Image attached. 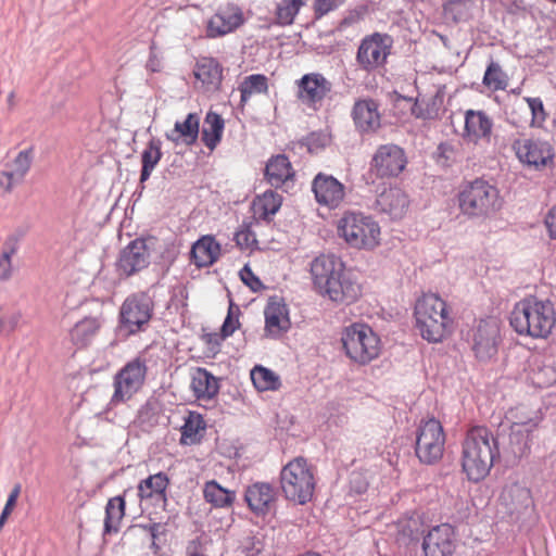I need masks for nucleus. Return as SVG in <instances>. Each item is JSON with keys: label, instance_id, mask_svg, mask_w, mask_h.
Masks as SVG:
<instances>
[{"label": "nucleus", "instance_id": "c9c22d12", "mask_svg": "<svg viewBox=\"0 0 556 556\" xmlns=\"http://www.w3.org/2000/svg\"><path fill=\"white\" fill-rule=\"evenodd\" d=\"M162 141L160 138L152 137L146 148L142 150L140 159H141V169H140V181L146 184L160 161L163 157L162 152Z\"/></svg>", "mask_w": 556, "mask_h": 556}, {"label": "nucleus", "instance_id": "0e129e2a", "mask_svg": "<svg viewBox=\"0 0 556 556\" xmlns=\"http://www.w3.org/2000/svg\"><path fill=\"white\" fill-rule=\"evenodd\" d=\"M363 13L358 10L350 11L346 16H344L336 27V29L331 30V33L334 31H343L348 26L356 23L362 18Z\"/></svg>", "mask_w": 556, "mask_h": 556}, {"label": "nucleus", "instance_id": "6ab92c4d", "mask_svg": "<svg viewBox=\"0 0 556 556\" xmlns=\"http://www.w3.org/2000/svg\"><path fill=\"white\" fill-rule=\"evenodd\" d=\"M244 501L257 517L276 516L277 491L268 482H254L245 489Z\"/></svg>", "mask_w": 556, "mask_h": 556}, {"label": "nucleus", "instance_id": "6e6d98bb", "mask_svg": "<svg viewBox=\"0 0 556 556\" xmlns=\"http://www.w3.org/2000/svg\"><path fill=\"white\" fill-rule=\"evenodd\" d=\"M22 315L20 312H3L0 307V336H9L16 330Z\"/></svg>", "mask_w": 556, "mask_h": 556}, {"label": "nucleus", "instance_id": "ea45409f", "mask_svg": "<svg viewBox=\"0 0 556 556\" xmlns=\"http://www.w3.org/2000/svg\"><path fill=\"white\" fill-rule=\"evenodd\" d=\"M251 380L257 391H277L281 387L280 376L270 368L255 365L251 370Z\"/></svg>", "mask_w": 556, "mask_h": 556}, {"label": "nucleus", "instance_id": "7ed1b4c3", "mask_svg": "<svg viewBox=\"0 0 556 556\" xmlns=\"http://www.w3.org/2000/svg\"><path fill=\"white\" fill-rule=\"evenodd\" d=\"M509 324L520 336L546 338L556 324L554 304L535 295L526 296L515 304Z\"/></svg>", "mask_w": 556, "mask_h": 556}, {"label": "nucleus", "instance_id": "ddd939ff", "mask_svg": "<svg viewBox=\"0 0 556 556\" xmlns=\"http://www.w3.org/2000/svg\"><path fill=\"white\" fill-rule=\"evenodd\" d=\"M468 342L480 364H490L497 357L502 343L500 326L493 318H482L468 331Z\"/></svg>", "mask_w": 556, "mask_h": 556}, {"label": "nucleus", "instance_id": "6e6552de", "mask_svg": "<svg viewBox=\"0 0 556 556\" xmlns=\"http://www.w3.org/2000/svg\"><path fill=\"white\" fill-rule=\"evenodd\" d=\"M539 425L538 418H528L513 422L509 432L497 431L494 440L498 442L500 462L505 466H515L530 453L531 433Z\"/></svg>", "mask_w": 556, "mask_h": 556}, {"label": "nucleus", "instance_id": "4d7b16f0", "mask_svg": "<svg viewBox=\"0 0 556 556\" xmlns=\"http://www.w3.org/2000/svg\"><path fill=\"white\" fill-rule=\"evenodd\" d=\"M24 236L25 230L23 228H17L12 233H10L3 242L1 255L5 257H12L20 249V242Z\"/></svg>", "mask_w": 556, "mask_h": 556}, {"label": "nucleus", "instance_id": "f3484780", "mask_svg": "<svg viewBox=\"0 0 556 556\" xmlns=\"http://www.w3.org/2000/svg\"><path fill=\"white\" fill-rule=\"evenodd\" d=\"M457 547V533L454 526L443 522L421 531L419 556H452Z\"/></svg>", "mask_w": 556, "mask_h": 556}, {"label": "nucleus", "instance_id": "a18cd8bd", "mask_svg": "<svg viewBox=\"0 0 556 556\" xmlns=\"http://www.w3.org/2000/svg\"><path fill=\"white\" fill-rule=\"evenodd\" d=\"M265 547L264 536L252 531L241 539L239 549L245 556H260Z\"/></svg>", "mask_w": 556, "mask_h": 556}, {"label": "nucleus", "instance_id": "49530a36", "mask_svg": "<svg viewBox=\"0 0 556 556\" xmlns=\"http://www.w3.org/2000/svg\"><path fill=\"white\" fill-rule=\"evenodd\" d=\"M240 307L230 299L227 315L220 327L224 337L229 338L240 327Z\"/></svg>", "mask_w": 556, "mask_h": 556}, {"label": "nucleus", "instance_id": "58836bf2", "mask_svg": "<svg viewBox=\"0 0 556 556\" xmlns=\"http://www.w3.org/2000/svg\"><path fill=\"white\" fill-rule=\"evenodd\" d=\"M206 424L203 416L197 412H189L185 418V422L180 428L181 444H194L199 443L202 439L200 431L205 430Z\"/></svg>", "mask_w": 556, "mask_h": 556}, {"label": "nucleus", "instance_id": "2f4dec72", "mask_svg": "<svg viewBox=\"0 0 556 556\" xmlns=\"http://www.w3.org/2000/svg\"><path fill=\"white\" fill-rule=\"evenodd\" d=\"M169 482V477L164 471L150 475L138 483V496L140 500L156 498L165 503L167 501L166 490Z\"/></svg>", "mask_w": 556, "mask_h": 556}, {"label": "nucleus", "instance_id": "0eeeda50", "mask_svg": "<svg viewBox=\"0 0 556 556\" xmlns=\"http://www.w3.org/2000/svg\"><path fill=\"white\" fill-rule=\"evenodd\" d=\"M341 343L345 355L359 365L369 364L381 351L379 336L364 323H353L344 327Z\"/></svg>", "mask_w": 556, "mask_h": 556}, {"label": "nucleus", "instance_id": "9b49d317", "mask_svg": "<svg viewBox=\"0 0 556 556\" xmlns=\"http://www.w3.org/2000/svg\"><path fill=\"white\" fill-rule=\"evenodd\" d=\"M153 315V302L144 293L131 294L123 302L118 325L115 329L116 337L127 339L138 332L144 331Z\"/></svg>", "mask_w": 556, "mask_h": 556}, {"label": "nucleus", "instance_id": "774afa93", "mask_svg": "<svg viewBox=\"0 0 556 556\" xmlns=\"http://www.w3.org/2000/svg\"><path fill=\"white\" fill-rule=\"evenodd\" d=\"M545 225L548 229L549 237L556 239V204L549 210L545 217Z\"/></svg>", "mask_w": 556, "mask_h": 556}, {"label": "nucleus", "instance_id": "72a5a7b5", "mask_svg": "<svg viewBox=\"0 0 556 556\" xmlns=\"http://www.w3.org/2000/svg\"><path fill=\"white\" fill-rule=\"evenodd\" d=\"M190 388L197 400H213L219 392V379L206 368L198 367L192 375Z\"/></svg>", "mask_w": 556, "mask_h": 556}, {"label": "nucleus", "instance_id": "473e14b6", "mask_svg": "<svg viewBox=\"0 0 556 556\" xmlns=\"http://www.w3.org/2000/svg\"><path fill=\"white\" fill-rule=\"evenodd\" d=\"M103 325V318L99 316H85L78 320L70 331L72 343L78 349L87 346L96 337Z\"/></svg>", "mask_w": 556, "mask_h": 556}, {"label": "nucleus", "instance_id": "393cba45", "mask_svg": "<svg viewBox=\"0 0 556 556\" xmlns=\"http://www.w3.org/2000/svg\"><path fill=\"white\" fill-rule=\"evenodd\" d=\"M222 253V244L213 235H203L195 240L190 249V263L198 268L210 267L214 265Z\"/></svg>", "mask_w": 556, "mask_h": 556}, {"label": "nucleus", "instance_id": "1a4fd4ad", "mask_svg": "<svg viewBox=\"0 0 556 556\" xmlns=\"http://www.w3.org/2000/svg\"><path fill=\"white\" fill-rule=\"evenodd\" d=\"M445 440L444 428L439 419L433 416L421 418L412 441L419 463L427 466L438 464L443 457Z\"/></svg>", "mask_w": 556, "mask_h": 556}, {"label": "nucleus", "instance_id": "f704fd0d", "mask_svg": "<svg viewBox=\"0 0 556 556\" xmlns=\"http://www.w3.org/2000/svg\"><path fill=\"white\" fill-rule=\"evenodd\" d=\"M225 121L220 114L210 110L205 117L201 130V139L206 148L215 150L223 139Z\"/></svg>", "mask_w": 556, "mask_h": 556}, {"label": "nucleus", "instance_id": "dca6fc26", "mask_svg": "<svg viewBox=\"0 0 556 556\" xmlns=\"http://www.w3.org/2000/svg\"><path fill=\"white\" fill-rule=\"evenodd\" d=\"M408 163L405 150L395 143L380 144L369 162V173L377 178H396Z\"/></svg>", "mask_w": 556, "mask_h": 556}, {"label": "nucleus", "instance_id": "a19ab883", "mask_svg": "<svg viewBox=\"0 0 556 556\" xmlns=\"http://www.w3.org/2000/svg\"><path fill=\"white\" fill-rule=\"evenodd\" d=\"M240 102H248L253 93H267L268 78L264 74H251L247 76L239 85Z\"/></svg>", "mask_w": 556, "mask_h": 556}, {"label": "nucleus", "instance_id": "69168bd1", "mask_svg": "<svg viewBox=\"0 0 556 556\" xmlns=\"http://www.w3.org/2000/svg\"><path fill=\"white\" fill-rule=\"evenodd\" d=\"M13 170H3L0 174V186L3 188L4 191L11 192L15 185L22 184L24 180H16V178H13Z\"/></svg>", "mask_w": 556, "mask_h": 556}, {"label": "nucleus", "instance_id": "13d9d810", "mask_svg": "<svg viewBox=\"0 0 556 556\" xmlns=\"http://www.w3.org/2000/svg\"><path fill=\"white\" fill-rule=\"evenodd\" d=\"M525 100L527 101L528 106H529V109L531 111L532 121L533 122H535V121H540V122L545 121L546 113H545V110H544V104H543L542 99L539 98V97H535V98L527 97Z\"/></svg>", "mask_w": 556, "mask_h": 556}, {"label": "nucleus", "instance_id": "79ce46f5", "mask_svg": "<svg viewBox=\"0 0 556 556\" xmlns=\"http://www.w3.org/2000/svg\"><path fill=\"white\" fill-rule=\"evenodd\" d=\"M482 83L493 91L505 90L507 87V75L503 72L498 63L491 61L486 66Z\"/></svg>", "mask_w": 556, "mask_h": 556}, {"label": "nucleus", "instance_id": "f8f14e48", "mask_svg": "<svg viewBox=\"0 0 556 556\" xmlns=\"http://www.w3.org/2000/svg\"><path fill=\"white\" fill-rule=\"evenodd\" d=\"M393 37L387 33L375 31L362 38L355 61L359 70L370 74L386 66L393 47Z\"/></svg>", "mask_w": 556, "mask_h": 556}, {"label": "nucleus", "instance_id": "a211bd4d", "mask_svg": "<svg viewBox=\"0 0 556 556\" xmlns=\"http://www.w3.org/2000/svg\"><path fill=\"white\" fill-rule=\"evenodd\" d=\"M519 161L536 170L554 166V148L542 139H516L513 143Z\"/></svg>", "mask_w": 556, "mask_h": 556}, {"label": "nucleus", "instance_id": "37998d69", "mask_svg": "<svg viewBox=\"0 0 556 556\" xmlns=\"http://www.w3.org/2000/svg\"><path fill=\"white\" fill-rule=\"evenodd\" d=\"M302 5H304L303 0H281L276 9L277 24L281 26L291 25Z\"/></svg>", "mask_w": 556, "mask_h": 556}, {"label": "nucleus", "instance_id": "9d476101", "mask_svg": "<svg viewBox=\"0 0 556 556\" xmlns=\"http://www.w3.org/2000/svg\"><path fill=\"white\" fill-rule=\"evenodd\" d=\"M338 233L352 248H375L379 244V224L362 212L348 211L338 220Z\"/></svg>", "mask_w": 556, "mask_h": 556}, {"label": "nucleus", "instance_id": "de8ad7c7", "mask_svg": "<svg viewBox=\"0 0 556 556\" xmlns=\"http://www.w3.org/2000/svg\"><path fill=\"white\" fill-rule=\"evenodd\" d=\"M369 481L365 472L352 471L349 476L348 495L352 497L361 496L368 491Z\"/></svg>", "mask_w": 556, "mask_h": 556}, {"label": "nucleus", "instance_id": "412c9836", "mask_svg": "<svg viewBox=\"0 0 556 556\" xmlns=\"http://www.w3.org/2000/svg\"><path fill=\"white\" fill-rule=\"evenodd\" d=\"M312 191L319 205L337 207L345 195V187L332 175L318 173L312 181Z\"/></svg>", "mask_w": 556, "mask_h": 556}, {"label": "nucleus", "instance_id": "e2e57ef3", "mask_svg": "<svg viewBox=\"0 0 556 556\" xmlns=\"http://www.w3.org/2000/svg\"><path fill=\"white\" fill-rule=\"evenodd\" d=\"M306 146L309 152L317 151L318 149L325 148L327 144V139L324 135L317 132H311L306 137Z\"/></svg>", "mask_w": 556, "mask_h": 556}, {"label": "nucleus", "instance_id": "680f3d73", "mask_svg": "<svg viewBox=\"0 0 556 556\" xmlns=\"http://www.w3.org/2000/svg\"><path fill=\"white\" fill-rule=\"evenodd\" d=\"M556 381V372L552 369H542L534 376V382L543 388L549 387Z\"/></svg>", "mask_w": 556, "mask_h": 556}, {"label": "nucleus", "instance_id": "2eb2a0df", "mask_svg": "<svg viewBox=\"0 0 556 556\" xmlns=\"http://www.w3.org/2000/svg\"><path fill=\"white\" fill-rule=\"evenodd\" d=\"M155 238L152 236L137 237L124 247L115 262L116 271L121 276L131 277L150 265V252Z\"/></svg>", "mask_w": 556, "mask_h": 556}, {"label": "nucleus", "instance_id": "4be33fe9", "mask_svg": "<svg viewBox=\"0 0 556 556\" xmlns=\"http://www.w3.org/2000/svg\"><path fill=\"white\" fill-rule=\"evenodd\" d=\"M379 104L376 100H357L352 109V118L356 130L361 135L375 134L381 127V116L378 111Z\"/></svg>", "mask_w": 556, "mask_h": 556}, {"label": "nucleus", "instance_id": "c85d7f7f", "mask_svg": "<svg viewBox=\"0 0 556 556\" xmlns=\"http://www.w3.org/2000/svg\"><path fill=\"white\" fill-rule=\"evenodd\" d=\"M223 71L224 68L217 59L204 56L197 61L193 74L206 91L215 92L220 90Z\"/></svg>", "mask_w": 556, "mask_h": 556}, {"label": "nucleus", "instance_id": "4c0bfd02", "mask_svg": "<svg viewBox=\"0 0 556 556\" xmlns=\"http://www.w3.org/2000/svg\"><path fill=\"white\" fill-rule=\"evenodd\" d=\"M203 495L216 508L229 507L236 500V492L222 486L216 480L205 483Z\"/></svg>", "mask_w": 556, "mask_h": 556}, {"label": "nucleus", "instance_id": "338daca9", "mask_svg": "<svg viewBox=\"0 0 556 556\" xmlns=\"http://www.w3.org/2000/svg\"><path fill=\"white\" fill-rule=\"evenodd\" d=\"M314 9L316 17H321L337 9V3L333 0H315Z\"/></svg>", "mask_w": 556, "mask_h": 556}, {"label": "nucleus", "instance_id": "09e8293b", "mask_svg": "<svg viewBox=\"0 0 556 556\" xmlns=\"http://www.w3.org/2000/svg\"><path fill=\"white\" fill-rule=\"evenodd\" d=\"M251 223L243 222L241 228L235 233L233 240L241 250L257 249L258 241L255 232L251 229Z\"/></svg>", "mask_w": 556, "mask_h": 556}, {"label": "nucleus", "instance_id": "bf43d9fd", "mask_svg": "<svg viewBox=\"0 0 556 556\" xmlns=\"http://www.w3.org/2000/svg\"><path fill=\"white\" fill-rule=\"evenodd\" d=\"M460 8V0H450L443 4V13L446 18L452 20L454 23H459L462 21Z\"/></svg>", "mask_w": 556, "mask_h": 556}, {"label": "nucleus", "instance_id": "bb28decb", "mask_svg": "<svg viewBox=\"0 0 556 556\" xmlns=\"http://www.w3.org/2000/svg\"><path fill=\"white\" fill-rule=\"evenodd\" d=\"M243 23V13L239 8H236L235 11H218L207 21L206 37H223L235 31Z\"/></svg>", "mask_w": 556, "mask_h": 556}, {"label": "nucleus", "instance_id": "8fccbe9b", "mask_svg": "<svg viewBox=\"0 0 556 556\" xmlns=\"http://www.w3.org/2000/svg\"><path fill=\"white\" fill-rule=\"evenodd\" d=\"M189 293L185 286L178 285L172 289L169 299V308H174L177 314L184 316L188 309Z\"/></svg>", "mask_w": 556, "mask_h": 556}, {"label": "nucleus", "instance_id": "052dcab7", "mask_svg": "<svg viewBox=\"0 0 556 556\" xmlns=\"http://www.w3.org/2000/svg\"><path fill=\"white\" fill-rule=\"evenodd\" d=\"M21 491H22L21 483L14 484V486L12 488V490L10 491V493L8 495L7 502L4 504V507L1 511V514H4L5 516L10 517L14 507L16 506L17 498L21 494Z\"/></svg>", "mask_w": 556, "mask_h": 556}, {"label": "nucleus", "instance_id": "f257e3e1", "mask_svg": "<svg viewBox=\"0 0 556 556\" xmlns=\"http://www.w3.org/2000/svg\"><path fill=\"white\" fill-rule=\"evenodd\" d=\"M313 285L321 296L350 305L362 295V286L354 273L336 255H320L311 263Z\"/></svg>", "mask_w": 556, "mask_h": 556}, {"label": "nucleus", "instance_id": "3c124183", "mask_svg": "<svg viewBox=\"0 0 556 556\" xmlns=\"http://www.w3.org/2000/svg\"><path fill=\"white\" fill-rule=\"evenodd\" d=\"M131 529H140L149 534L151 539V549L157 552L161 548L157 544V540L161 535L165 534L166 525L161 522L137 523L134 525Z\"/></svg>", "mask_w": 556, "mask_h": 556}, {"label": "nucleus", "instance_id": "cd10ccee", "mask_svg": "<svg viewBox=\"0 0 556 556\" xmlns=\"http://www.w3.org/2000/svg\"><path fill=\"white\" fill-rule=\"evenodd\" d=\"M492 127L493 121L484 111L467 110L463 138L473 143H478L481 139L490 141Z\"/></svg>", "mask_w": 556, "mask_h": 556}, {"label": "nucleus", "instance_id": "39448f33", "mask_svg": "<svg viewBox=\"0 0 556 556\" xmlns=\"http://www.w3.org/2000/svg\"><path fill=\"white\" fill-rule=\"evenodd\" d=\"M457 202L460 213L468 218L488 217L501 207L498 189L484 178L463 181Z\"/></svg>", "mask_w": 556, "mask_h": 556}, {"label": "nucleus", "instance_id": "7c9ffc66", "mask_svg": "<svg viewBox=\"0 0 556 556\" xmlns=\"http://www.w3.org/2000/svg\"><path fill=\"white\" fill-rule=\"evenodd\" d=\"M283 198L273 189L265 190L262 194H257L252 203L251 210L258 220L269 223L279 212Z\"/></svg>", "mask_w": 556, "mask_h": 556}, {"label": "nucleus", "instance_id": "b1692460", "mask_svg": "<svg viewBox=\"0 0 556 556\" xmlns=\"http://www.w3.org/2000/svg\"><path fill=\"white\" fill-rule=\"evenodd\" d=\"M409 201L406 193L399 187L383 188L376 197L374 207L380 213L388 214L392 219L401 218Z\"/></svg>", "mask_w": 556, "mask_h": 556}, {"label": "nucleus", "instance_id": "5fc2aeb1", "mask_svg": "<svg viewBox=\"0 0 556 556\" xmlns=\"http://www.w3.org/2000/svg\"><path fill=\"white\" fill-rule=\"evenodd\" d=\"M437 162L444 167H450L456 162L457 149L450 142H441L435 151Z\"/></svg>", "mask_w": 556, "mask_h": 556}, {"label": "nucleus", "instance_id": "f03ea898", "mask_svg": "<svg viewBox=\"0 0 556 556\" xmlns=\"http://www.w3.org/2000/svg\"><path fill=\"white\" fill-rule=\"evenodd\" d=\"M462 470L473 483L482 481L500 462L498 442L485 426L470 428L462 442Z\"/></svg>", "mask_w": 556, "mask_h": 556}, {"label": "nucleus", "instance_id": "c03bdc74", "mask_svg": "<svg viewBox=\"0 0 556 556\" xmlns=\"http://www.w3.org/2000/svg\"><path fill=\"white\" fill-rule=\"evenodd\" d=\"M34 162V147L24 149L13 160V178L24 180Z\"/></svg>", "mask_w": 556, "mask_h": 556}, {"label": "nucleus", "instance_id": "5701e85b", "mask_svg": "<svg viewBox=\"0 0 556 556\" xmlns=\"http://www.w3.org/2000/svg\"><path fill=\"white\" fill-rule=\"evenodd\" d=\"M331 89L332 84L320 73H307L298 80V96L308 105L321 102Z\"/></svg>", "mask_w": 556, "mask_h": 556}, {"label": "nucleus", "instance_id": "864d4df0", "mask_svg": "<svg viewBox=\"0 0 556 556\" xmlns=\"http://www.w3.org/2000/svg\"><path fill=\"white\" fill-rule=\"evenodd\" d=\"M241 281L254 293L266 289L261 278L254 274L251 266L245 264L239 271Z\"/></svg>", "mask_w": 556, "mask_h": 556}, {"label": "nucleus", "instance_id": "c756f323", "mask_svg": "<svg viewBox=\"0 0 556 556\" xmlns=\"http://www.w3.org/2000/svg\"><path fill=\"white\" fill-rule=\"evenodd\" d=\"M294 176L295 172L286 154L274 155L266 163L264 177L273 188H281Z\"/></svg>", "mask_w": 556, "mask_h": 556}, {"label": "nucleus", "instance_id": "aec40b11", "mask_svg": "<svg viewBox=\"0 0 556 556\" xmlns=\"http://www.w3.org/2000/svg\"><path fill=\"white\" fill-rule=\"evenodd\" d=\"M264 337L266 338L278 340L291 327L289 308L281 296H269L264 308Z\"/></svg>", "mask_w": 556, "mask_h": 556}, {"label": "nucleus", "instance_id": "603ef678", "mask_svg": "<svg viewBox=\"0 0 556 556\" xmlns=\"http://www.w3.org/2000/svg\"><path fill=\"white\" fill-rule=\"evenodd\" d=\"M157 422L156 414L150 402L143 404L136 417V424L143 430L152 428Z\"/></svg>", "mask_w": 556, "mask_h": 556}, {"label": "nucleus", "instance_id": "423d86ee", "mask_svg": "<svg viewBox=\"0 0 556 556\" xmlns=\"http://www.w3.org/2000/svg\"><path fill=\"white\" fill-rule=\"evenodd\" d=\"M279 479L281 491L288 501L298 505L312 501L316 486L315 467L305 457L298 456L287 463Z\"/></svg>", "mask_w": 556, "mask_h": 556}, {"label": "nucleus", "instance_id": "e433bc0d", "mask_svg": "<svg viewBox=\"0 0 556 556\" xmlns=\"http://www.w3.org/2000/svg\"><path fill=\"white\" fill-rule=\"evenodd\" d=\"M126 502L124 495H116L110 498L105 506L103 535L117 533L119 523L125 516Z\"/></svg>", "mask_w": 556, "mask_h": 556}, {"label": "nucleus", "instance_id": "a878e982", "mask_svg": "<svg viewBox=\"0 0 556 556\" xmlns=\"http://www.w3.org/2000/svg\"><path fill=\"white\" fill-rule=\"evenodd\" d=\"M200 134V116L195 112L188 113L184 121H176L174 128L165 134V138L176 146L191 147L197 143Z\"/></svg>", "mask_w": 556, "mask_h": 556}, {"label": "nucleus", "instance_id": "20e7f679", "mask_svg": "<svg viewBox=\"0 0 556 556\" xmlns=\"http://www.w3.org/2000/svg\"><path fill=\"white\" fill-rule=\"evenodd\" d=\"M415 327L429 343L442 342L451 332L452 319L446 302L438 294H425L414 307Z\"/></svg>", "mask_w": 556, "mask_h": 556}, {"label": "nucleus", "instance_id": "4468645a", "mask_svg": "<svg viewBox=\"0 0 556 556\" xmlns=\"http://www.w3.org/2000/svg\"><path fill=\"white\" fill-rule=\"evenodd\" d=\"M146 361L136 357L127 362L114 376V393L110 404L124 403L137 393L147 376Z\"/></svg>", "mask_w": 556, "mask_h": 556}]
</instances>
